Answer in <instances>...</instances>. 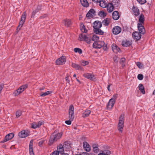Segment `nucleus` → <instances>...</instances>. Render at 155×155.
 <instances>
[{
	"instance_id": "obj_6",
	"label": "nucleus",
	"mask_w": 155,
	"mask_h": 155,
	"mask_svg": "<svg viewBox=\"0 0 155 155\" xmlns=\"http://www.w3.org/2000/svg\"><path fill=\"white\" fill-rule=\"evenodd\" d=\"M124 115L122 114L119 119V121L118 124V129L121 132H122L123 128L124 127Z\"/></svg>"
},
{
	"instance_id": "obj_53",
	"label": "nucleus",
	"mask_w": 155,
	"mask_h": 155,
	"mask_svg": "<svg viewBox=\"0 0 155 155\" xmlns=\"http://www.w3.org/2000/svg\"><path fill=\"white\" fill-rule=\"evenodd\" d=\"M4 85L1 84L0 85V94L1 93L2 91L3 87Z\"/></svg>"
},
{
	"instance_id": "obj_57",
	"label": "nucleus",
	"mask_w": 155,
	"mask_h": 155,
	"mask_svg": "<svg viewBox=\"0 0 155 155\" xmlns=\"http://www.w3.org/2000/svg\"><path fill=\"white\" fill-rule=\"evenodd\" d=\"M107 48L106 46H104L103 47V49H104V50L107 51Z\"/></svg>"
},
{
	"instance_id": "obj_33",
	"label": "nucleus",
	"mask_w": 155,
	"mask_h": 155,
	"mask_svg": "<svg viewBox=\"0 0 155 155\" xmlns=\"http://www.w3.org/2000/svg\"><path fill=\"white\" fill-rule=\"evenodd\" d=\"M91 40H92L94 41V42H97L99 41V37L96 35H92L91 34Z\"/></svg>"
},
{
	"instance_id": "obj_64",
	"label": "nucleus",
	"mask_w": 155,
	"mask_h": 155,
	"mask_svg": "<svg viewBox=\"0 0 155 155\" xmlns=\"http://www.w3.org/2000/svg\"><path fill=\"white\" fill-rule=\"evenodd\" d=\"M74 77H76V75L75 74H74L73 75Z\"/></svg>"
},
{
	"instance_id": "obj_58",
	"label": "nucleus",
	"mask_w": 155,
	"mask_h": 155,
	"mask_svg": "<svg viewBox=\"0 0 155 155\" xmlns=\"http://www.w3.org/2000/svg\"><path fill=\"white\" fill-rule=\"evenodd\" d=\"M110 85H109L107 87V89L109 91H110Z\"/></svg>"
},
{
	"instance_id": "obj_7",
	"label": "nucleus",
	"mask_w": 155,
	"mask_h": 155,
	"mask_svg": "<svg viewBox=\"0 0 155 155\" xmlns=\"http://www.w3.org/2000/svg\"><path fill=\"white\" fill-rule=\"evenodd\" d=\"M27 87L28 86L26 84L21 86L19 88L13 93V94L15 96L18 95L23 92Z\"/></svg>"
},
{
	"instance_id": "obj_24",
	"label": "nucleus",
	"mask_w": 155,
	"mask_h": 155,
	"mask_svg": "<svg viewBox=\"0 0 155 155\" xmlns=\"http://www.w3.org/2000/svg\"><path fill=\"white\" fill-rule=\"evenodd\" d=\"M113 18L114 20H118L120 17V15L118 12L115 11L112 13Z\"/></svg>"
},
{
	"instance_id": "obj_36",
	"label": "nucleus",
	"mask_w": 155,
	"mask_h": 155,
	"mask_svg": "<svg viewBox=\"0 0 155 155\" xmlns=\"http://www.w3.org/2000/svg\"><path fill=\"white\" fill-rule=\"evenodd\" d=\"M138 87L139 90L143 94H145L144 88L143 85L142 84H139Z\"/></svg>"
},
{
	"instance_id": "obj_56",
	"label": "nucleus",
	"mask_w": 155,
	"mask_h": 155,
	"mask_svg": "<svg viewBox=\"0 0 155 155\" xmlns=\"http://www.w3.org/2000/svg\"><path fill=\"white\" fill-rule=\"evenodd\" d=\"M117 57L114 58V61L116 62H117L118 61V60H117Z\"/></svg>"
},
{
	"instance_id": "obj_21",
	"label": "nucleus",
	"mask_w": 155,
	"mask_h": 155,
	"mask_svg": "<svg viewBox=\"0 0 155 155\" xmlns=\"http://www.w3.org/2000/svg\"><path fill=\"white\" fill-rule=\"evenodd\" d=\"M62 23L63 24L67 27H69L71 24V20L68 19L64 20Z\"/></svg>"
},
{
	"instance_id": "obj_60",
	"label": "nucleus",
	"mask_w": 155,
	"mask_h": 155,
	"mask_svg": "<svg viewBox=\"0 0 155 155\" xmlns=\"http://www.w3.org/2000/svg\"><path fill=\"white\" fill-rule=\"evenodd\" d=\"M45 89V87H43L41 88H40L39 90L41 91Z\"/></svg>"
},
{
	"instance_id": "obj_27",
	"label": "nucleus",
	"mask_w": 155,
	"mask_h": 155,
	"mask_svg": "<svg viewBox=\"0 0 155 155\" xmlns=\"http://www.w3.org/2000/svg\"><path fill=\"white\" fill-rule=\"evenodd\" d=\"M71 66L76 70H81L83 69L82 68L80 65L74 63H72Z\"/></svg>"
},
{
	"instance_id": "obj_16",
	"label": "nucleus",
	"mask_w": 155,
	"mask_h": 155,
	"mask_svg": "<svg viewBox=\"0 0 155 155\" xmlns=\"http://www.w3.org/2000/svg\"><path fill=\"white\" fill-rule=\"evenodd\" d=\"M43 124V122L40 121L38 123L36 122H33L31 124V126L32 128L36 129L38 127H39Z\"/></svg>"
},
{
	"instance_id": "obj_62",
	"label": "nucleus",
	"mask_w": 155,
	"mask_h": 155,
	"mask_svg": "<svg viewBox=\"0 0 155 155\" xmlns=\"http://www.w3.org/2000/svg\"><path fill=\"white\" fill-rule=\"evenodd\" d=\"M76 80H77V81L78 82H79V83H80V81L78 79H77V78H76Z\"/></svg>"
},
{
	"instance_id": "obj_14",
	"label": "nucleus",
	"mask_w": 155,
	"mask_h": 155,
	"mask_svg": "<svg viewBox=\"0 0 155 155\" xmlns=\"http://www.w3.org/2000/svg\"><path fill=\"white\" fill-rule=\"evenodd\" d=\"M133 38L137 41L140 40L141 37V34L138 32L135 31L132 34Z\"/></svg>"
},
{
	"instance_id": "obj_3",
	"label": "nucleus",
	"mask_w": 155,
	"mask_h": 155,
	"mask_svg": "<svg viewBox=\"0 0 155 155\" xmlns=\"http://www.w3.org/2000/svg\"><path fill=\"white\" fill-rule=\"evenodd\" d=\"M62 135V133L58 134H56L55 133H53L51 136L50 139L49 140V143L51 144H52L54 142L57 141L61 137Z\"/></svg>"
},
{
	"instance_id": "obj_19",
	"label": "nucleus",
	"mask_w": 155,
	"mask_h": 155,
	"mask_svg": "<svg viewBox=\"0 0 155 155\" xmlns=\"http://www.w3.org/2000/svg\"><path fill=\"white\" fill-rule=\"evenodd\" d=\"M83 76L87 78L91 79V80H94L95 79L94 75L90 73H87L84 74Z\"/></svg>"
},
{
	"instance_id": "obj_17",
	"label": "nucleus",
	"mask_w": 155,
	"mask_h": 155,
	"mask_svg": "<svg viewBox=\"0 0 155 155\" xmlns=\"http://www.w3.org/2000/svg\"><path fill=\"white\" fill-rule=\"evenodd\" d=\"M95 12L94 9H90L86 14V17L88 18H91L93 17L95 15Z\"/></svg>"
},
{
	"instance_id": "obj_40",
	"label": "nucleus",
	"mask_w": 155,
	"mask_h": 155,
	"mask_svg": "<svg viewBox=\"0 0 155 155\" xmlns=\"http://www.w3.org/2000/svg\"><path fill=\"white\" fill-rule=\"evenodd\" d=\"M110 151L108 150H105L103 151L102 153H99L98 155H108Z\"/></svg>"
},
{
	"instance_id": "obj_13",
	"label": "nucleus",
	"mask_w": 155,
	"mask_h": 155,
	"mask_svg": "<svg viewBox=\"0 0 155 155\" xmlns=\"http://www.w3.org/2000/svg\"><path fill=\"white\" fill-rule=\"evenodd\" d=\"M102 26V24L101 21H95L93 24V26L94 29L97 28H100Z\"/></svg>"
},
{
	"instance_id": "obj_52",
	"label": "nucleus",
	"mask_w": 155,
	"mask_h": 155,
	"mask_svg": "<svg viewBox=\"0 0 155 155\" xmlns=\"http://www.w3.org/2000/svg\"><path fill=\"white\" fill-rule=\"evenodd\" d=\"M125 61V59L124 58H122L121 59L120 62V63H124Z\"/></svg>"
},
{
	"instance_id": "obj_35",
	"label": "nucleus",
	"mask_w": 155,
	"mask_h": 155,
	"mask_svg": "<svg viewBox=\"0 0 155 155\" xmlns=\"http://www.w3.org/2000/svg\"><path fill=\"white\" fill-rule=\"evenodd\" d=\"M112 4H113L114 6L118 7L120 5V1L119 0H114Z\"/></svg>"
},
{
	"instance_id": "obj_49",
	"label": "nucleus",
	"mask_w": 155,
	"mask_h": 155,
	"mask_svg": "<svg viewBox=\"0 0 155 155\" xmlns=\"http://www.w3.org/2000/svg\"><path fill=\"white\" fill-rule=\"evenodd\" d=\"M38 11L37 10H36L34 11H33L32 13V15L31 16V17H34L35 15V14L38 12Z\"/></svg>"
},
{
	"instance_id": "obj_63",
	"label": "nucleus",
	"mask_w": 155,
	"mask_h": 155,
	"mask_svg": "<svg viewBox=\"0 0 155 155\" xmlns=\"http://www.w3.org/2000/svg\"><path fill=\"white\" fill-rule=\"evenodd\" d=\"M153 94H154V95L155 94V90L153 92Z\"/></svg>"
},
{
	"instance_id": "obj_43",
	"label": "nucleus",
	"mask_w": 155,
	"mask_h": 155,
	"mask_svg": "<svg viewBox=\"0 0 155 155\" xmlns=\"http://www.w3.org/2000/svg\"><path fill=\"white\" fill-rule=\"evenodd\" d=\"M137 65L139 68H143V64L140 62H137L136 63Z\"/></svg>"
},
{
	"instance_id": "obj_30",
	"label": "nucleus",
	"mask_w": 155,
	"mask_h": 155,
	"mask_svg": "<svg viewBox=\"0 0 155 155\" xmlns=\"http://www.w3.org/2000/svg\"><path fill=\"white\" fill-rule=\"evenodd\" d=\"M132 10L135 15L137 16L139 15V10L137 7L133 6Z\"/></svg>"
},
{
	"instance_id": "obj_48",
	"label": "nucleus",
	"mask_w": 155,
	"mask_h": 155,
	"mask_svg": "<svg viewBox=\"0 0 155 155\" xmlns=\"http://www.w3.org/2000/svg\"><path fill=\"white\" fill-rule=\"evenodd\" d=\"M143 75L141 74H139L137 76V78L138 79L140 80H142L143 78Z\"/></svg>"
},
{
	"instance_id": "obj_47",
	"label": "nucleus",
	"mask_w": 155,
	"mask_h": 155,
	"mask_svg": "<svg viewBox=\"0 0 155 155\" xmlns=\"http://www.w3.org/2000/svg\"><path fill=\"white\" fill-rule=\"evenodd\" d=\"M89 62L87 61H83L81 63V65L82 66H85L88 64Z\"/></svg>"
},
{
	"instance_id": "obj_4",
	"label": "nucleus",
	"mask_w": 155,
	"mask_h": 155,
	"mask_svg": "<svg viewBox=\"0 0 155 155\" xmlns=\"http://www.w3.org/2000/svg\"><path fill=\"white\" fill-rule=\"evenodd\" d=\"M117 97V94H115L113 95V98L110 99L107 105V110H110L114 105L115 103Z\"/></svg>"
},
{
	"instance_id": "obj_5",
	"label": "nucleus",
	"mask_w": 155,
	"mask_h": 155,
	"mask_svg": "<svg viewBox=\"0 0 155 155\" xmlns=\"http://www.w3.org/2000/svg\"><path fill=\"white\" fill-rule=\"evenodd\" d=\"M70 145L67 142H64L63 145L60 144L57 147L59 153H62L64 151V150H66V149H68L70 148Z\"/></svg>"
},
{
	"instance_id": "obj_46",
	"label": "nucleus",
	"mask_w": 155,
	"mask_h": 155,
	"mask_svg": "<svg viewBox=\"0 0 155 155\" xmlns=\"http://www.w3.org/2000/svg\"><path fill=\"white\" fill-rule=\"evenodd\" d=\"M138 2L140 4L142 5L146 3V0H137Z\"/></svg>"
},
{
	"instance_id": "obj_41",
	"label": "nucleus",
	"mask_w": 155,
	"mask_h": 155,
	"mask_svg": "<svg viewBox=\"0 0 155 155\" xmlns=\"http://www.w3.org/2000/svg\"><path fill=\"white\" fill-rule=\"evenodd\" d=\"M74 50L75 52H78L80 54H82V52L81 49L78 48H74Z\"/></svg>"
},
{
	"instance_id": "obj_28",
	"label": "nucleus",
	"mask_w": 155,
	"mask_h": 155,
	"mask_svg": "<svg viewBox=\"0 0 155 155\" xmlns=\"http://www.w3.org/2000/svg\"><path fill=\"white\" fill-rule=\"evenodd\" d=\"M99 3L100 6L103 8L106 7L107 5L106 2L104 0H101Z\"/></svg>"
},
{
	"instance_id": "obj_9",
	"label": "nucleus",
	"mask_w": 155,
	"mask_h": 155,
	"mask_svg": "<svg viewBox=\"0 0 155 155\" xmlns=\"http://www.w3.org/2000/svg\"><path fill=\"white\" fill-rule=\"evenodd\" d=\"M66 61V57L64 56H62L56 60V63L57 65H61L64 64Z\"/></svg>"
},
{
	"instance_id": "obj_42",
	"label": "nucleus",
	"mask_w": 155,
	"mask_h": 155,
	"mask_svg": "<svg viewBox=\"0 0 155 155\" xmlns=\"http://www.w3.org/2000/svg\"><path fill=\"white\" fill-rule=\"evenodd\" d=\"M99 15L102 17H104L106 15V13L103 11H101L99 13Z\"/></svg>"
},
{
	"instance_id": "obj_12",
	"label": "nucleus",
	"mask_w": 155,
	"mask_h": 155,
	"mask_svg": "<svg viewBox=\"0 0 155 155\" xmlns=\"http://www.w3.org/2000/svg\"><path fill=\"white\" fill-rule=\"evenodd\" d=\"M121 31L120 27L118 26H115L112 29V32L114 35H117L120 33Z\"/></svg>"
},
{
	"instance_id": "obj_34",
	"label": "nucleus",
	"mask_w": 155,
	"mask_h": 155,
	"mask_svg": "<svg viewBox=\"0 0 155 155\" xmlns=\"http://www.w3.org/2000/svg\"><path fill=\"white\" fill-rule=\"evenodd\" d=\"M144 20L145 18L144 15L141 14L139 17V21L140 23V24H143Z\"/></svg>"
},
{
	"instance_id": "obj_25",
	"label": "nucleus",
	"mask_w": 155,
	"mask_h": 155,
	"mask_svg": "<svg viewBox=\"0 0 155 155\" xmlns=\"http://www.w3.org/2000/svg\"><path fill=\"white\" fill-rule=\"evenodd\" d=\"M29 150L30 155H34L33 149V141L31 140L30 142Z\"/></svg>"
},
{
	"instance_id": "obj_23",
	"label": "nucleus",
	"mask_w": 155,
	"mask_h": 155,
	"mask_svg": "<svg viewBox=\"0 0 155 155\" xmlns=\"http://www.w3.org/2000/svg\"><path fill=\"white\" fill-rule=\"evenodd\" d=\"M112 48L113 52L116 53H117L120 51V48L115 44H113L112 45Z\"/></svg>"
},
{
	"instance_id": "obj_2",
	"label": "nucleus",
	"mask_w": 155,
	"mask_h": 155,
	"mask_svg": "<svg viewBox=\"0 0 155 155\" xmlns=\"http://www.w3.org/2000/svg\"><path fill=\"white\" fill-rule=\"evenodd\" d=\"M91 34H81L79 35L78 39L81 41H85L88 43H90L91 42Z\"/></svg>"
},
{
	"instance_id": "obj_31",
	"label": "nucleus",
	"mask_w": 155,
	"mask_h": 155,
	"mask_svg": "<svg viewBox=\"0 0 155 155\" xmlns=\"http://www.w3.org/2000/svg\"><path fill=\"white\" fill-rule=\"evenodd\" d=\"M99 29L100 28H97L96 29H94V32L96 34L101 35H103L104 34V32L103 31Z\"/></svg>"
},
{
	"instance_id": "obj_1",
	"label": "nucleus",
	"mask_w": 155,
	"mask_h": 155,
	"mask_svg": "<svg viewBox=\"0 0 155 155\" xmlns=\"http://www.w3.org/2000/svg\"><path fill=\"white\" fill-rule=\"evenodd\" d=\"M69 120L65 121V123L68 125L71 124V121H72L74 118V108L72 105H70L69 109Z\"/></svg>"
},
{
	"instance_id": "obj_50",
	"label": "nucleus",
	"mask_w": 155,
	"mask_h": 155,
	"mask_svg": "<svg viewBox=\"0 0 155 155\" xmlns=\"http://www.w3.org/2000/svg\"><path fill=\"white\" fill-rule=\"evenodd\" d=\"M44 142L45 140H41L38 143V145L40 146H41L42 144L44 143Z\"/></svg>"
},
{
	"instance_id": "obj_39",
	"label": "nucleus",
	"mask_w": 155,
	"mask_h": 155,
	"mask_svg": "<svg viewBox=\"0 0 155 155\" xmlns=\"http://www.w3.org/2000/svg\"><path fill=\"white\" fill-rule=\"evenodd\" d=\"M110 20L109 18H106L103 21L102 23L105 25H108L110 23Z\"/></svg>"
},
{
	"instance_id": "obj_61",
	"label": "nucleus",
	"mask_w": 155,
	"mask_h": 155,
	"mask_svg": "<svg viewBox=\"0 0 155 155\" xmlns=\"http://www.w3.org/2000/svg\"><path fill=\"white\" fill-rule=\"evenodd\" d=\"M122 64V66L123 67H124L125 66V64H124L123 63H122V64Z\"/></svg>"
},
{
	"instance_id": "obj_59",
	"label": "nucleus",
	"mask_w": 155,
	"mask_h": 155,
	"mask_svg": "<svg viewBox=\"0 0 155 155\" xmlns=\"http://www.w3.org/2000/svg\"><path fill=\"white\" fill-rule=\"evenodd\" d=\"M61 155H69L67 153H62V154Z\"/></svg>"
},
{
	"instance_id": "obj_11",
	"label": "nucleus",
	"mask_w": 155,
	"mask_h": 155,
	"mask_svg": "<svg viewBox=\"0 0 155 155\" xmlns=\"http://www.w3.org/2000/svg\"><path fill=\"white\" fill-rule=\"evenodd\" d=\"M30 134V131L28 130H23L19 133L18 135L21 138H25L28 136Z\"/></svg>"
},
{
	"instance_id": "obj_26",
	"label": "nucleus",
	"mask_w": 155,
	"mask_h": 155,
	"mask_svg": "<svg viewBox=\"0 0 155 155\" xmlns=\"http://www.w3.org/2000/svg\"><path fill=\"white\" fill-rule=\"evenodd\" d=\"M132 44L131 42L127 41H123L122 42V45L123 46L127 47L129 46Z\"/></svg>"
},
{
	"instance_id": "obj_15",
	"label": "nucleus",
	"mask_w": 155,
	"mask_h": 155,
	"mask_svg": "<svg viewBox=\"0 0 155 155\" xmlns=\"http://www.w3.org/2000/svg\"><path fill=\"white\" fill-rule=\"evenodd\" d=\"M14 136V134L13 133H9L5 137L4 140L2 141L1 142L2 143L5 142L12 139L13 137Z\"/></svg>"
},
{
	"instance_id": "obj_18",
	"label": "nucleus",
	"mask_w": 155,
	"mask_h": 155,
	"mask_svg": "<svg viewBox=\"0 0 155 155\" xmlns=\"http://www.w3.org/2000/svg\"><path fill=\"white\" fill-rule=\"evenodd\" d=\"M137 27L140 33L143 34L145 32V30L142 24H138Z\"/></svg>"
},
{
	"instance_id": "obj_37",
	"label": "nucleus",
	"mask_w": 155,
	"mask_h": 155,
	"mask_svg": "<svg viewBox=\"0 0 155 155\" xmlns=\"http://www.w3.org/2000/svg\"><path fill=\"white\" fill-rule=\"evenodd\" d=\"M80 28L82 32L85 33L87 32V29L84 25L82 23L80 24Z\"/></svg>"
},
{
	"instance_id": "obj_45",
	"label": "nucleus",
	"mask_w": 155,
	"mask_h": 155,
	"mask_svg": "<svg viewBox=\"0 0 155 155\" xmlns=\"http://www.w3.org/2000/svg\"><path fill=\"white\" fill-rule=\"evenodd\" d=\"M22 113L21 111L18 110L16 113V116L17 117H18L21 115Z\"/></svg>"
},
{
	"instance_id": "obj_51",
	"label": "nucleus",
	"mask_w": 155,
	"mask_h": 155,
	"mask_svg": "<svg viewBox=\"0 0 155 155\" xmlns=\"http://www.w3.org/2000/svg\"><path fill=\"white\" fill-rule=\"evenodd\" d=\"M59 153L58 151H55L52 153V155H59Z\"/></svg>"
},
{
	"instance_id": "obj_44",
	"label": "nucleus",
	"mask_w": 155,
	"mask_h": 155,
	"mask_svg": "<svg viewBox=\"0 0 155 155\" xmlns=\"http://www.w3.org/2000/svg\"><path fill=\"white\" fill-rule=\"evenodd\" d=\"M93 147L94 151L95 153H97L98 151V148L95 145H93Z\"/></svg>"
},
{
	"instance_id": "obj_20",
	"label": "nucleus",
	"mask_w": 155,
	"mask_h": 155,
	"mask_svg": "<svg viewBox=\"0 0 155 155\" xmlns=\"http://www.w3.org/2000/svg\"><path fill=\"white\" fill-rule=\"evenodd\" d=\"M83 147L84 149L87 152L91 150V147L88 143L86 142H84L83 143Z\"/></svg>"
},
{
	"instance_id": "obj_32",
	"label": "nucleus",
	"mask_w": 155,
	"mask_h": 155,
	"mask_svg": "<svg viewBox=\"0 0 155 155\" xmlns=\"http://www.w3.org/2000/svg\"><path fill=\"white\" fill-rule=\"evenodd\" d=\"M80 2L84 7H87L89 6V3L87 0H80Z\"/></svg>"
},
{
	"instance_id": "obj_54",
	"label": "nucleus",
	"mask_w": 155,
	"mask_h": 155,
	"mask_svg": "<svg viewBox=\"0 0 155 155\" xmlns=\"http://www.w3.org/2000/svg\"><path fill=\"white\" fill-rule=\"evenodd\" d=\"M65 79H66V80L68 83H69L70 81V80L69 79V76H68V75H67V76L65 78Z\"/></svg>"
},
{
	"instance_id": "obj_55",
	"label": "nucleus",
	"mask_w": 155,
	"mask_h": 155,
	"mask_svg": "<svg viewBox=\"0 0 155 155\" xmlns=\"http://www.w3.org/2000/svg\"><path fill=\"white\" fill-rule=\"evenodd\" d=\"M100 0H92L93 2H94L95 3H99Z\"/></svg>"
},
{
	"instance_id": "obj_29",
	"label": "nucleus",
	"mask_w": 155,
	"mask_h": 155,
	"mask_svg": "<svg viewBox=\"0 0 155 155\" xmlns=\"http://www.w3.org/2000/svg\"><path fill=\"white\" fill-rule=\"evenodd\" d=\"M90 113V110L86 109L82 114V116L84 118L87 117L89 116Z\"/></svg>"
},
{
	"instance_id": "obj_22",
	"label": "nucleus",
	"mask_w": 155,
	"mask_h": 155,
	"mask_svg": "<svg viewBox=\"0 0 155 155\" xmlns=\"http://www.w3.org/2000/svg\"><path fill=\"white\" fill-rule=\"evenodd\" d=\"M106 7H107V11L108 12H111L114 10V6L111 3H108Z\"/></svg>"
},
{
	"instance_id": "obj_38",
	"label": "nucleus",
	"mask_w": 155,
	"mask_h": 155,
	"mask_svg": "<svg viewBox=\"0 0 155 155\" xmlns=\"http://www.w3.org/2000/svg\"><path fill=\"white\" fill-rule=\"evenodd\" d=\"M51 93L50 91H48L44 93L41 92L40 94V96L41 97H44L48 95Z\"/></svg>"
},
{
	"instance_id": "obj_10",
	"label": "nucleus",
	"mask_w": 155,
	"mask_h": 155,
	"mask_svg": "<svg viewBox=\"0 0 155 155\" xmlns=\"http://www.w3.org/2000/svg\"><path fill=\"white\" fill-rule=\"evenodd\" d=\"M104 43L103 41H98L96 42H94L93 45V47L95 48H100L103 46Z\"/></svg>"
},
{
	"instance_id": "obj_8",
	"label": "nucleus",
	"mask_w": 155,
	"mask_h": 155,
	"mask_svg": "<svg viewBox=\"0 0 155 155\" xmlns=\"http://www.w3.org/2000/svg\"><path fill=\"white\" fill-rule=\"evenodd\" d=\"M26 12H23V14L22 15L21 20L19 22V24L18 27L17 29L19 28V29L20 30L21 28L22 27L25 22V19L26 18Z\"/></svg>"
}]
</instances>
